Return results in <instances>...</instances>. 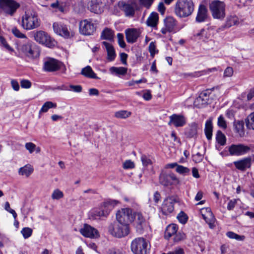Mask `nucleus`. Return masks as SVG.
<instances>
[{"label": "nucleus", "instance_id": "obj_12", "mask_svg": "<svg viewBox=\"0 0 254 254\" xmlns=\"http://www.w3.org/2000/svg\"><path fill=\"white\" fill-rule=\"evenodd\" d=\"M251 150V148L244 144H232L229 147L228 151L232 156H243Z\"/></svg>", "mask_w": 254, "mask_h": 254}, {"label": "nucleus", "instance_id": "obj_42", "mask_svg": "<svg viewBox=\"0 0 254 254\" xmlns=\"http://www.w3.org/2000/svg\"><path fill=\"white\" fill-rule=\"evenodd\" d=\"M226 236L230 239H235L239 241H243L245 237L244 235H239L233 232L229 231L226 233Z\"/></svg>", "mask_w": 254, "mask_h": 254}, {"label": "nucleus", "instance_id": "obj_30", "mask_svg": "<svg viewBox=\"0 0 254 254\" xmlns=\"http://www.w3.org/2000/svg\"><path fill=\"white\" fill-rule=\"evenodd\" d=\"M158 21V13L155 12H152L146 20V24L149 26L154 27L157 25Z\"/></svg>", "mask_w": 254, "mask_h": 254}, {"label": "nucleus", "instance_id": "obj_21", "mask_svg": "<svg viewBox=\"0 0 254 254\" xmlns=\"http://www.w3.org/2000/svg\"><path fill=\"white\" fill-rule=\"evenodd\" d=\"M139 9V6L134 1H132L129 3H124L123 5V10L124 11L127 17H133L134 15L135 11Z\"/></svg>", "mask_w": 254, "mask_h": 254}, {"label": "nucleus", "instance_id": "obj_64", "mask_svg": "<svg viewBox=\"0 0 254 254\" xmlns=\"http://www.w3.org/2000/svg\"><path fill=\"white\" fill-rule=\"evenodd\" d=\"M141 160L144 166H147L151 162L150 160L144 155L141 156Z\"/></svg>", "mask_w": 254, "mask_h": 254}, {"label": "nucleus", "instance_id": "obj_23", "mask_svg": "<svg viewBox=\"0 0 254 254\" xmlns=\"http://www.w3.org/2000/svg\"><path fill=\"white\" fill-rule=\"evenodd\" d=\"M209 91L206 90L202 92L199 97L194 101V105L198 108H201L208 104L209 100Z\"/></svg>", "mask_w": 254, "mask_h": 254}, {"label": "nucleus", "instance_id": "obj_35", "mask_svg": "<svg viewBox=\"0 0 254 254\" xmlns=\"http://www.w3.org/2000/svg\"><path fill=\"white\" fill-rule=\"evenodd\" d=\"M88 8L91 11L95 13H99L101 12L100 5L96 0H91L89 2Z\"/></svg>", "mask_w": 254, "mask_h": 254}, {"label": "nucleus", "instance_id": "obj_41", "mask_svg": "<svg viewBox=\"0 0 254 254\" xmlns=\"http://www.w3.org/2000/svg\"><path fill=\"white\" fill-rule=\"evenodd\" d=\"M216 139L217 142L221 145H224L226 144V137L221 131H217Z\"/></svg>", "mask_w": 254, "mask_h": 254}, {"label": "nucleus", "instance_id": "obj_37", "mask_svg": "<svg viewBox=\"0 0 254 254\" xmlns=\"http://www.w3.org/2000/svg\"><path fill=\"white\" fill-rule=\"evenodd\" d=\"M110 72L115 75H125L127 72V68L124 67L112 66L109 69Z\"/></svg>", "mask_w": 254, "mask_h": 254}, {"label": "nucleus", "instance_id": "obj_27", "mask_svg": "<svg viewBox=\"0 0 254 254\" xmlns=\"http://www.w3.org/2000/svg\"><path fill=\"white\" fill-rule=\"evenodd\" d=\"M102 44L104 46L107 52V60L109 61H113L116 57L115 49L112 44L107 42H103Z\"/></svg>", "mask_w": 254, "mask_h": 254}, {"label": "nucleus", "instance_id": "obj_15", "mask_svg": "<svg viewBox=\"0 0 254 254\" xmlns=\"http://www.w3.org/2000/svg\"><path fill=\"white\" fill-rule=\"evenodd\" d=\"M177 180L175 175L172 173L168 174L166 172L162 171L159 176V182L164 186H170L172 185L173 181Z\"/></svg>", "mask_w": 254, "mask_h": 254}, {"label": "nucleus", "instance_id": "obj_11", "mask_svg": "<svg viewBox=\"0 0 254 254\" xmlns=\"http://www.w3.org/2000/svg\"><path fill=\"white\" fill-rule=\"evenodd\" d=\"M53 28L55 33L64 38H69L74 35L73 32L70 31L66 25L61 22H54Z\"/></svg>", "mask_w": 254, "mask_h": 254}, {"label": "nucleus", "instance_id": "obj_31", "mask_svg": "<svg viewBox=\"0 0 254 254\" xmlns=\"http://www.w3.org/2000/svg\"><path fill=\"white\" fill-rule=\"evenodd\" d=\"M33 168L30 165H26L19 168L18 173L20 175L29 177L33 172Z\"/></svg>", "mask_w": 254, "mask_h": 254}, {"label": "nucleus", "instance_id": "obj_29", "mask_svg": "<svg viewBox=\"0 0 254 254\" xmlns=\"http://www.w3.org/2000/svg\"><path fill=\"white\" fill-rule=\"evenodd\" d=\"M178 227L175 224H171L169 225L165 232V238L169 239L171 237L174 235L178 231Z\"/></svg>", "mask_w": 254, "mask_h": 254}, {"label": "nucleus", "instance_id": "obj_17", "mask_svg": "<svg viewBox=\"0 0 254 254\" xmlns=\"http://www.w3.org/2000/svg\"><path fill=\"white\" fill-rule=\"evenodd\" d=\"M141 31L137 28H128L125 30L126 37L127 42L134 43L139 37Z\"/></svg>", "mask_w": 254, "mask_h": 254}, {"label": "nucleus", "instance_id": "obj_25", "mask_svg": "<svg viewBox=\"0 0 254 254\" xmlns=\"http://www.w3.org/2000/svg\"><path fill=\"white\" fill-rule=\"evenodd\" d=\"M238 22V18L235 16H229L226 18L225 24L220 26L216 30L217 32L224 31L226 29L229 28L233 25L237 24Z\"/></svg>", "mask_w": 254, "mask_h": 254}, {"label": "nucleus", "instance_id": "obj_5", "mask_svg": "<svg viewBox=\"0 0 254 254\" xmlns=\"http://www.w3.org/2000/svg\"><path fill=\"white\" fill-rule=\"evenodd\" d=\"M209 9L214 19L222 20L225 17V4L220 0H213L209 4Z\"/></svg>", "mask_w": 254, "mask_h": 254}, {"label": "nucleus", "instance_id": "obj_8", "mask_svg": "<svg viewBox=\"0 0 254 254\" xmlns=\"http://www.w3.org/2000/svg\"><path fill=\"white\" fill-rule=\"evenodd\" d=\"M34 37L36 42L49 48H52L56 45L55 41L52 39L48 33L43 31L35 32Z\"/></svg>", "mask_w": 254, "mask_h": 254}, {"label": "nucleus", "instance_id": "obj_57", "mask_svg": "<svg viewBox=\"0 0 254 254\" xmlns=\"http://www.w3.org/2000/svg\"><path fill=\"white\" fill-rule=\"evenodd\" d=\"M20 85L23 88H29L31 86V83L28 80L23 79L20 81Z\"/></svg>", "mask_w": 254, "mask_h": 254}, {"label": "nucleus", "instance_id": "obj_54", "mask_svg": "<svg viewBox=\"0 0 254 254\" xmlns=\"http://www.w3.org/2000/svg\"><path fill=\"white\" fill-rule=\"evenodd\" d=\"M117 38L118 40V43L120 46L122 48H125L126 44L124 40V35L122 33H118L117 34Z\"/></svg>", "mask_w": 254, "mask_h": 254}, {"label": "nucleus", "instance_id": "obj_63", "mask_svg": "<svg viewBox=\"0 0 254 254\" xmlns=\"http://www.w3.org/2000/svg\"><path fill=\"white\" fill-rule=\"evenodd\" d=\"M171 254H185L184 250L180 247H176L173 251H170Z\"/></svg>", "mask_w": 254, "mask_h": 254}, {"label": "nucleus", "instance_id": "obj_14", "mask_svg": "<svg viewBox=\"0 0 254 254\" xmlns=\"http://www.w3.org/2000/svg\"><path fill=\"white\" fill-rule=\"evenodd\" d=\"M175 200L172 197H167L163 202L161 207V211L163 215H167L174 210Z\"/></svg>", "mask_w": 254, "mask_h": 254}, {"label": "nucleus", "instance_id": "obj_48", "mask_svg": "<svg viewBox=\"0 0 254 254\" xmlns=\"http://www.w3.org/2000/svg\"><path fill=\"white\" fill-rule=\"evenodd\" d=\"M148 50L152 57H154V55L158 53V51L156 50L155 43L154 42L150 43Z\"/></svg>", "mask_w": 254, "mask_h": 254}, {"label": "nucleus", "instance_id": "obj_47", "mask_svg": "<svg viewBox=\"0 0 254 254\" xmlns=\"http://www.w3.org/2000/svg\"><path fill=\"white\" fill-rule=\"evenodd\" d=\"M194 36L198 37L199 40L203 41H205L207 39L206 32L204 29H201L200 31L196 33Z\"/></svg>", "mask_w": 254, "mask_h": 254}, {"label": "nucleus", "instance_id": "obj_32", "mask_svg": "<svg viewBox=\"0 0 254 254\" xmlns=\"http://www.w3.org/2000/svg\"><path fill=\"white\" fill-rule=\"evenodd\" d=\"M114 35V32L112 30L109 28H105L101 33V38L111 41L113 39Z\"/></svg>", "mask_w": 254, "mask_h": 254}, {"label": "nucleus", "instance_id": "obj_10", "mask_svg": "<svg viewBox=\"0 0 254 254\" xmlns=\"http://www.w3.org/2000/svg\"><path fill=\"white\" fill-rule=\"evenodd\" d=\"M116 219L120 223L128 225L133 219L132 209L125 208L119 210L116 213Z\"/></svg>", "mask_w": 254, "mask_h": 254}, {"label": "nucleus", "instance_id": "obj_19", "mask_svg": "<svg viewBox=\"0 0 254 254\" xmlns=\"http://www.w3.org/2000/svg\"><path fill=\"white\" fill-rule=\"evenodd\" d=\"M61 63L53 58H49L44 62L43 68L46 71L53 72L61 68Z\"/></svg>", "mask_w": 254, "mask_h": 254}, {"label": "nucleus", "instance_id": "obj_36", "mask_svg": "<svg viewBox=\"0 0 254 254\" xmlns=\"http://www.w3.org/2000/svg\"><path fill=\"white\" fill-rule=\"evenodd\" d=\"M212 124L210 120L206 121L205 125L204 132L206 138L208 140H210L212 135Z\"/></svg>", "mask_w": 254, "mask_h": 254}, {"label": "nucleus", "instance_id": "obj_24", "mask_svg": "<svg viewBox=\"0 0 254 254\" xmlns=\"http://www.w3.org/2000/svg\"><path fill=\"white\" fill-rule=\"evenodd\" d=\"M208 17L207 9L203 4L199 5L195 20L197 22L201 23L206 20Z\"/></svg>", "mask_w": 254, "mask_h": 254}, {"label": "nucleus", "instance_id": "obj_62", "mask_svg": "<svg viewBox=\"0 0 254 254\" xmlns=\"http://www.w3.org/2000/svg\"><path fill=\"white\" fill-rule=\"evenodd\" d=\"M153 2V0H140V3L145 7L148 8Z\"/></svg>", "mask_w": 254, "mask_h": 254}, {"label": "nucleus", "instance_id": "obj_61", "mask_svg": "<svg viewBox=\"0 0 254 254\" xmlns=\"http://www.w3.org/2000/svg\"><path fill=\"white\" fill-rule=\"evenodd\" d=\"M0 41L1 43L2 44V45L8 51H13L12 48H11L10 46L7 44V42L6 41L5 39L0 36Z\"/></svg>", "mask_w": 254, "mask_h": 254}, {"label": "nucleus", "instance_id": "obj_2", "mask_svg": "<svg viewBox=\"0 0 254 254\" xmlns=\"http://www.w3.org/2000/svg\"><path fill=\"white\" fill-rule=\"evenodd\" d=\"M40 25V20L34 11H26L22 17L21 26L25 30L36 29Z\"/></svg>", "mask_w": 254, "mask_h": 254}, {"label": "nucleus", "instance_id": "obj_33", "mask_svg": "<svg viewBox=\"0 0 254 254\" xmlns=\"http://www.w3.org/2000/svg\"><path fill=\"white\" fill-rule=\"evenodd\" d=\"M164 22L165 26L167 27V28L169 30H171L172 31L173 30L177 23L176 19L172 16L166 17L164 19Z\"/></svg>", "mask_w": 254, "mask_h": 254}, {"label": "nucleus", "instance_id": "obj_51", "mask_svg": "<svg viewBox=\"0 0 254 254\" xmlns=\"http://www.w3.org/2000/svg\"><path fill=\"white\" fill-rule=\"evenodd\" d=\"M179 221L182 224H185L188 219L187 215L184 212H180L177 216Z\"/></svg>", "mask_w": 254, "mask_h": 254}, {"label": "nucleus", "instance_id": "obj_52", "mask_svg": "<svg viewBox=\"0 0 254 254\" xmlns=\"http://www.w3.org/2000/svg\"><path fill=\"white\" fill-rule=\"evenodd\" d=\"M174 237V241L175 242H179L185 239L186 236L184 233L178 232L176 233Z\"/></svg>", "mask_w": 254, "mask_h": 254}, {"label": "nucleus", "instance_id": "obj_18", "mask_svg": "<svg viewBox=\"0 0 254 254\" xmlns=\"http://www.w3.org/2000/svg\"><path fill=\"white\" fill-rule=\"evenodd\" d=\"M202 216L205 222L209 225L210 228L215 227V218L210 208H202L201 211Z\"/></svg>", "mask_w": 254, "mask_h": 254}, {"label": "nucleus", "instance_id": "obj_20", "mask_svg": "<svg viewBox=\"0 0 254 254\" xmlns=\"http://www.w3.org/2000/svg\"><path fill=\"white\" fill-rule=\"evenodd\" d=\"M80 232L85 237L95 238L99 236L97 230L88 224H84L83 227L80 229Z\"/></svg>", "mask_w": 254, "mask_h": 254}, {"label": "nucleus", "instance_id": "obj_58", "mask_svg": "<svg viewBox=\"0 0 254 254\" xmlns=\"http://www.w3.org/2000/svg\"><path fill=\"white\" fill-rule=\"evenodd\" d=\"M134 167V163L130 160L126 161L123 164V167L126 169L133 168Z\"/></svg>", "mask_w": 254, "mask_h": 254}, {"label": "nucleus", "instance_id": "obj_60", "mask_svg": "<svg viewBox=\"0 0 254 254\" xmlns=\"http://www.w3.org/2000/svg\"><path fill=\"white\" fill-rule=\"evenodd\" d=\"M233 74V69L231 67H227L224 72V77H231Z\"/></svg>", "mask_w": 254, "mask_h": 254}, {"label": "nucleus", "instance_id": "obj_49", "mask_svg": "<svg viewBox=\"0 0 254 254\" xmlns=\"http://www.w3.org/2000/svg\"><path fill=\"white\" fill-rule=\"evenodd\" d=\"M12 33L13 34L19 38H26V36L25 34H23L16 27H13L11 29Z\"/></svg>", "mask_w": 254, "mask_h": 254}, {"label": "nucleus", "instance_id": "obj_38", "mask_svg": "<svg viewBox=\"0 0 254 254\" xmlns=\"http://www.w3.org/2000/svg\"><path fill=\"white\" fill-rule=\"evenodd\" d=\"M235 131L238 133L240 136H242L244 135V123L242 121L236 122L234 124Z\"/></svg>", "mask_w": 254, "mask_h": 254}, {"label": "nucleus", "instance_id": "obj_44", "mask_svg": "<svg viewBox=\"0 0 254 254\" xmlns=\"http://www.w3.org/2000/svg\"><path fill=\"white\" fill-rule=\"evenodd\" d=\"M176 171L177 173L184 175L189 174L190 172V170L188 168L180 165H178L176 168Z\"/></svg>", "mask_w": 254, "mask_h": 254}, {"label": "nucleus", "instance_id": "obj_40", "mask_svg": "<svg viewBox=\"0 0 254 254\" xmlns=\"http://www.w3.org/2000/svg\"><path fill=\"white\" fill-rule=\"evenodd\" d=\"M246 125L247 128L254 129V112L250 114L246 120Z\"/></svg>", "mask_w": 254, "mask_h": 254}, {"label": "nucleus", "instance_id": "obj_53", "mask_svg": "<svg viewBox=\"0 0 254 254\" xmlns=\"http://www.w3.org/2000/svg\"><path fill=\"white\" fill-rule=\"evenodd\" d=\"M203 155L199 152L192 155V160L195 163H199L202 161Z\"/></svg>", "mask_w": 254, "mask_h": 254}, {"label": "nucleus", "instance_id": "obj_16", "mask_svg": "<svg viewBox=\"0 0 254 254\" xmlns=\"http://www.w3.org/2000/svg\"><path fill=\"white\" fill-rule=\"evenodd\" d=\"M169 126L174 125L175 127H182L186 124V119L182 115L174 114L169 117Z\"/></svg>", "mask_w": 254, "mask_h": 254}, {"label": "nucleus", "instance_id": "obj_22", "mask_svg": "<svg viewBox=\"0 0 254 254\" xmlns=\"http://www.w3.org/2000/svg\"><path fill=\"white\" fill-rule=\"evenodd\" d=\"M133 218H134V225L136 231L139 233H142L145 222L143 215L141 213L138 212L135 214Z\"/></svg>", "mask_w": 254, "mask_h": 254}, {"label": "nucleus", "instance_id": "obj_34", "mask_svg": "<svg viewBox=\"0 0 254 254\" xmlns=\"http://www.w3.org/2000/svg\"><path fill=\"white\" fill-rule=\"evenodd\" d=\"M81 74L86 77L93 78L98 79V77L96 76V74L93 71L92 68L90 66H87L83 68L81 71Z\"/></svg>", "mask_w": 254, "mask_h": 254}, {"label": "nucleus", "instance_id": "obj_43", "mask_svg": "<svg viewBox=\"0 0 254 254\" xmlns=\"http://www.w3.org/2000/svg\"><path fill=\"white\" fill-rule=\"evenodd\" d=\"M131 114V113L130 112H128L126 110H121L116 112L115 114V116L117 118L126 119L129 117Z\"/></svg>", "mask_w": 254, "mask_h": 254}, {"label": "nucleus", "instance_id": "obj_6", "mask_svg": "<svg viewBox=\"0 0 254 254\" xmlns=\"http://www.w3.org/2000/svg\"><path fill=\"white\" fill-rule=\"evenodd\" d=\"M19 7L15 0H0V10L5 15L13 16Z\"/></svg>", "mask_w": 254, "mask_h": 254}, {"label": "nucleus", "instance_id": "obj_39", "mask_svg": "<svg viewBox=\"0 0 254 254\" xmlns=\"http://www.w3.org/2000/svg\"><path fill=\"white\" fill-rule=\"evenodd\" d=\"M57 107L56 103H53L51 101H47L45 102L42 106L41 109L39 111V114L42 113H46L48 112L49 109L51 108H56Z\"/></svg>", "mask_w": 254, "mask_h": 254}, {"label": "nucleus", "instance_id": "obj_46", "mask_svg": "<svg viewBox=\"0 0 254 254\" xmlns=\"http://www.w3.org/2000/svg\"><path fill=\"white\" fill-rule=\"evenodd\" d=\"M53 199H60L64 197V193L63 191L57 189L55 190L51 195Z\"/></svg>", "mask_w": 254, "mask_h": 254}, {"label": "nucleus", "instance_id": "obj_55", "mask_svg": "<svg viewBox=\"0 0 254 254\" xmlns=\"http://www.w3.org/2000/svg\"><path fill=\"white\" fill-rule=\"evenodd\" d=\"M25 148L30 153H32L36 149V145L32 142H27L25 144Z\"/></svg>", "mask_w": 254, "mask_h": 254}, {"label": "nucleus", "instance_id": "obj_50", "mask_svg": "<svg viewBox=\"0 0 254 254\" xmlns=\"http://www.w3.org/2000/svg\"><path fill=\"white\" fill-rule=\"evenodd\" d=\"M217 125L219 127H221L223 129H226L227 128L226 122L222 115H220L218 117Z\"/></svg>", "mask_w": 254, "mask_h": 254}, {"label": "nucleus", "instance_id": "obj_9", "mask_svg": "<svg viewBox=\"0 0 254 254\" xmlns=\"http://www.w3.org/2000/svg\"><path fill=\"white\" fill-rule=\"evenodd\" d=\"M96 24L93 22L91 19H84L79 22V32L82 35H92L96 31Z\"/></svg>", "mask_w": 254, "mask_h": 254}, {"label": "nucleus", "instance_id": "obj_26", "mask_svg": "<svg viewBox=\"0 0 254 254\" xmlns=\"http://www.w3.org/2000/svg\"><path fill=\"white\" fill-rule=\"evenodd\" d=\"M197 129L198 125L195 123H192L185 128V135L189 137L196 136L197 134Z\"/></svg>", "mask_w": 254, "mask_h": 254}, {"label": "nucleus", "instance_id": "obj_45", "mask_svg": "<svg viewBox=\"0 0 254 254\" xmlns=\"http://www.w3.org/2000/svg\"><path fill=\"white\" fill-rule=\"evenodd\" d=\"M32 229L29 227H24L21 231V233L25 239L29 238L32 235Z\"/></svg>", "mask_w": 254, "mask_h": 254}, {"label": "nucleus", "instance_id": "obj_4", "mask_svg": "<svg viewBox=\"0 0 254 254\" xmlns=\"http://www.w3.org/2000/svg\"><path fill=\"white\" fill-rule=\"evenodd\" d=\"M108 231L114 237L122 238L129 234V225L120 223L118 221L114 222L109 226Z\"/></svg>", "mask_w": 254, "mask_h": 254}, {"label": "nucleus", "instance_id": "obj_56", "mask_svg": "<svg viewBox=\"0 0 254 254\" xmlns=\"http://www.w3.org/2000/svg\"><path fill=\"white\" fill-rule=\"evenodd\" d=\"M237 202V199H231L228 203L227 208L229 210H232Z\"/></svg>", "mask_w": 254, "mask_h": 254}, {"label": "nucleus", "instance_id": "obj_3", "mask_svg": "<svg viewBox=\"0 0 254 254\" xmlns=\"http://www.w3.org/2000/svg\"><path fill=\"white\" fill-rule=\"evenodd\" d=\"M130 248L133 254H149L148 242L143 237L134 239L131 242Z\"/></svg>", "mask_w": 254, "mask_h": 254}, {"label": "nucleus", "instance_id": "obj_28", "mask_svg": "<svg viewBox=\"0 0 254 254\" xmlns=\"http://www.w3.org/2000/svg\"><path fill=\"white\" fill-rule=\"evenodd\" d=\"M20 50L26 56L29 57H34V51L32 48L31 42H28L23 44L20 48Z\"/></svg>", "mask_w": 254, "mask_h": 254}, {"label": "nucleus", "instance_id": "obj_7", "mask_svg": "<svg viewBox=\"0 0 254 254\" xmlns=\"http://www.w3.org/2000/svg\"><path fill=\"white\" fill-rule=\"evenodd\" d=\"M119 203V201L117 200H107L101 205L100 209L95 210L93 211V214L95 216L98 217H106Z\"/></svg>", "mask_w": 254, "mask_h": 254}, {"label": "nucleus", "instance_id": "obj_13", "mask_svg": "<svg viewBox=\"0 0 254 254\" xmlns=\"http://www.w3.org/2000/svg\"><path fill=\"white\" fill-rule=\"evenodd\" d=\"M253 161H254V155H253ZM252 161V157L249 156L234 161L233 163L236 169L241 171L244 172L248 169L251 168Z\"/></svg>", "mask_w": 254, "mask_h": 254}, {"label": "nucleus", "instance_id": "obj_1", "mask_svg": "<svg viewBox=\"0 0 254 254\" xmlns=\"http://www.w3.org/2000/svg\"><path fill=\"white\" fill-rule=\"evenodd\" d=\"M194 9L192 0H177L174 6L175 14L180 18H186L192 14Z\"/></svg>", "mask_w": 254, "mask_h": 254}, {"label": "nucleus", "instance_id": "obj_59", "mask_svg": "<svg viewBox=\"0 0 254 254\" xmlns=\"http://www.w3.org/2000/svg\"><path fill=\"white\" fill-rule=\"evenodd\" d=\"M69 89L68 90H72L75 92H80L82 91V88L81 85H70Z\"/></svg>", "mask_w": 254, "mask_h": 254}]
</instances>
